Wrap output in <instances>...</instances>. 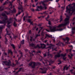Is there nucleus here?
Returning a JSON list of instances; mask_svg holds the SVG:
<instances>
[{
    "instance_id": "nucleus-6",
    "label": "nucleus",
    "mask_w": 75,
    "mask_h": 75,
    "mask_svg": "<svg viewBox=\"0 0 75 75\" xmlns=\"http://www.w3.org/2000/svg\"><path fill=\"white\" fill-rule=\"evenodd\" d=\"M40 45H41V47L42 48H45V47H46L45 45L44 44H42L41 43L40 44Z\"/></svg>"
},
{
    "instance_id": "nucleus-59",
    "label": "nucleus",
    "mask_w": 75,
    "mask_h": 75,
    "mask_svg": "<svg viewBox=\"0 0 75 75\" xmlns=\"http://www.w3.org/2000/svg\"><path fill=\"white\" fill-rule=\"evenodd\" d=\"M70 55H71V56H73V55L72 54H71Z\"/></svg>"
},
{
    "instance_id": "nucleus-22",
    "label": "nucleus",
    "mask_w": 75,
    "mask_h": 75,
    "mask_svg": "<svg viewBox=\"0 0 75 75\" xmlns=\"http://www.w3.org/2000/svg\"><path fill=\"white\" fill-rule=\"evenodd\" d=\"M2 16H6V14L5 13H3L2 14Z\"/></svg>"
},
{
    "instance_id": "nucleus-35",
    "label": "nucleus",
    "mask_w": 75,
    "mask_h": 75,
    "mask_svg": "<svg viewBox=\"0 0 75 75\" xmlns=\"http://www.w3.org/2000/svg\"><path fill=\"white\" fill-rule=\"evenodd\" d=\"M25 51L26 52H27V51L28 52V50H27V49L26 50H25Z\"/></svg>"
},
{
    "instance_id": "nucleus-1",
    "label": "nucleus",
    "mask_w": 75,
    "mask_h": 75,
    "mask_svg": "<svg viewBox=\"0 0 75 75\" xmlns=\"http://www.w3.org/2000/svg\"><path fill=\"white\" fill-rule=\"evenodd\" d=\"M67 17V18L65 19V21L66 23L64 24H62L60 25H59L58 26H55L53 27L52 29H50V31L51 32H55V31H62V29H57V28L58 27V28H60V27H63V26H65V25H67L68 23H69V21L68 20L69 18V17H68L67 16H66Z\"/></svg>"
},
{
    "instance_id": "nucleus-49",
    "label": "nucleus",
    "mask_w": 75,
    "mask_h": 75,
    "mask_svg": "<svg viewBox=\"0 0 75 75\" xmlns=\"http://www.w3.org/2000/svg\"><path fill=\"white\" fill-rule=\"evenodd\" d=\"M41 35H42V36H44V35L42 34L41 33Z\"/></svg>"
},
{
    "instance_id": "nucleus-18",
    "label": "nucleus",
    "mask_w": 75,
    "mask_h": 75,
    "mask_svg": "<svg viewBox=\"0 0 75 75\" xmlns=\"http://www.w3.org/2000/svg\"><path fill=\"white\" fill-rule=\"evenodd\" d=\"M26 18H27V16H25L24 17H23V20H24H24H25V19Z\"/></svg>"
},
{
    "instance_id": "nucleus-63",
    "label": "nucleus",
    "mask_w": 75,
    "mask_h": 75,
    "mask_svg": "<svg viewBox=\"0 0 75 75\" xmlns=\"http://www.w3.org/2000/svg\"><path fill=\"white\" fill-rule=\"evenodd\" d=\"M30 40L31 41H32V39H30Z\"/></svg>"
},
{
    "instance_id": "nucleus-60",
    "label": "nucleus",
    "mask_w": 75,
    "mask_h": 75,
    "mask_svg": "<svg viewBox=\"0 0 75 75\" xmlns=\"http://www.w3.org/2000/svg\"><path fill=\"white\" fill-rule=\"evenodd\" d=\"M60 38H61V37H62V36H60Z\"/></svg>"
},
{
    "instance_id": "nucleus-24",
    "label": "nucleus",
    "mask_w": 75,
    "mask_h": 75,
    "mask_svg": "<svg viewBox=\"0 0 75 75\" xmlns=\"http://www.w3.org/2000/svg\"><path fill=\"white\" fill-rule=\"evenodd\" d=\"M31 11H34V9H33V8H32V9H31Z\"/></svg>"
},
{
    "instance_id": "nucleus-54",
    "label": "nucleus",
    "mask_w": 75,
    "mask_h": 75,
    "mask_svg": "<svg viewBox=\"0 0 75 75\" xmlns=\"http://www.w3.org/2000/svg\"><path fill=\"white\" fill-rule=\"evenodd\" d=\"M31 45H32V46H33L34 45V44H32Z\"/></svg>"
},
{
    "instance_id": "nucleus-21",
    "label": "nucleus",
    "mask_w": 75,
    "mask_h": 75,
    "mask_svg": "<svg viewBox=\"0 0 75 75\" xmlns=\"http://www.w3.org/2000/svg\"><path fill=\"white\" fill-rule=\"evenodd\" d=\"M13 25L15 26L16 27L17 26V25L16 24V23H14L13 24Z\"/></svg>"
},
{
    "instance_id": "nucleus-8",
    "label": "nucleus",
    "mask_w": 75,
    "mask_h": 75,
    "mask_svg": "<svg viewBox=\"0 0 75 75\" xmlns=\"http://www.w3.org/2000/svg\"><path fill=\"white\" fill-rule=\"evenodd\" d=\"M42 4H43V6H44V8H45V10H46V9H47V7L46 6H46V5L45 4H44V3H43Z\"/></svg>"
},
{
    "instance_id": "nucleus-4",
    "label": "nucleus",
    "mask_w": 75,
    "mask_h": 75,
    "mask_svg": "<svg viewBox=\"0 0 75 75\" xmlns=\"http://www.w3.org/2000/svg\"><path fill=\"white\" fill-rule=\"evenodd\" d=\"M43 8L42 6H38L37 7V9H36V11H40L41 9H42Z\"/></svg>"
},
{
    "instance_id": "nucleus-26",
    "label": "nucleus",
    "mask_w": 75,
    "mask_h": 75,
    "mask_svg": "<svg viewBox=\"0 0 75 75\" xmlns=\"http://www.w3.org/2000/svg\"><path fill=\"white\" fill-rule=\"evenodd\" d=\"M49 24L51 25V22L50 21H49Z\"/></svg>"
},
{
    "instance_id": "nucleus-58",
    "label": "nucleus",
    "mask_w": 75,
    "mask_h": 75,
    "mask_svg": "<svg viewBox=\"0 0 75 75\" xmlns=\"http://www.w3.org/2000/svg\"><path fill=\"white\" fill-rule=\"evenodd\" d=\"M41 18V17H38V18Z\"/></svg>"
},
{
    "instance_id": "nucleus-30",
    "label": "nucleus",
    "mask_w": 75,
    "mask_h": 75,
    "mask_svg": "<svg viewBox=\"0 0 75 75\" xmlns=\"http://www.w3.org/2000/svg\"><path fill=\"white\" fill-rule=\"evenodd\" d=\"M46 30L47 31V32H50V31L47 29H46Z\"/></svg>"
},
{
    "instance_id": "nucleus-42",
    "label": "nucleus",
    "mask_w": 75,
    "mask_h": 75,
    "mask_svg": "<svg viewBox=\"0 0 75 75\" xmlns=\"http://www.w3.org/2000/svg\"><path fill=\"white\" fill-rule=\"evenodd\" d=\"M13 67H14V66H16V65H15L14 64H13Z\"/></svg>"
},
{
    "instance_id": "nucleus-44",
    "label": "nucleus",
    "mask_w": 75,
    "mask_h": 75,
    "mask_svg": "<svg viewBox=\"0 0 75 75\" xmlns=\"http://www.w3.org/2000/svg\"><path fill=\"white\" fill-rule=\"evenodd\" d=\"M38 1V0H35V2H37Z\"/></svg>"
},
{
    "instance_id": "nucleus-57",
    "label": "nucleus",
    "mask_w": 75,
    "mask_h": 75,
    "mask_svg": "<svg viewBox=\"0 0 75 75\" xmlns=\"http://www.w3.org/2000/svg\"><path fill=\"white\" fill-rule=\"evenodd\" d=\"M63 59L64 60H65V59H66V58H64Z\"/></svg>"
},
{
    "instance_id": "nucleus-64",
    "label": "nucleus",
    "mask_w": 75,
    "mask_h": 75,
    "mask_svg": "<svg viewBox=\"0 0 75 75\" xmlns=\"http://www.w3.org/2000/svg\"><path fill=\"white\" fill-rule=\"evenodd\" d=\"M59 52L60 53V52H61V51H59Z\"/></svg>"
},
{
    "instance_id": "nucleus-15",
    "label": "nucleus",
    "mask_w": 75,
    "mask_h": 75,
    "mask_svg": "<svg viewBox=\"0 0 75 75\" xmlns=\"http://www.w3.org/2000/svg\"><path fill=\"white\" fill-rule=\"evenodd\" d=\"M24 43V40H23L21 42V44H23Z\"/></svg>"
},
{
    "instance_id": "nucleus-28",
    "label": "nucleus",
    "mask_w": 75,
    "mask_h": 75,
    "mask_svg": "<svg viewBox=\"0 0 75 75\" xmlns=\"http://www.w3.org/2000/svg\"><path fill=\"white\" fill-rule=\"evenodd\" d=\"M9 6H11V7L12 6V4H11L10 5H9Z\"/></svg>"
},
{
    "instance_id": "nucleus-41",
    "label": "nucleus",
    "mask_w": 75,
    "mask_h": 75,
    "mask_svg": "<svg viewBox=\"0 0 75 75\" xmlns=\"http://www.w3.org/2000/svg\"><path fill=\"white\" fill-rule=\"evenodd\" d=\"M37 47H39V45H37Z\"/></svg>"
},
{
    "instance_id": "nucleus-3",
    "label": "nucleus",
    "mask_w": 75,
    "mask_h": 75,
    "mask_svg": "<svg viewBox=\"0 0 75 75\" xmlns=\"http://www.w3.org/2000/svg\"><path fill=\"white\" fill-rule=\"evenodd\" d=\"M4 63L6 65H7L8 66H10L11 65V62L10 60L9 61V62H4Z\"/></svg>"
},
{
    "instance_id": "nucleus-10",
    "label": "nucleus",
    "mask_w": 75,
    "mask_h": 75,
    "mask_svg": "<svg viewBox=\"0 0 75 75\" xmlns=\"http://www.w3.org/2000/svg\"><path fill=\"white\" fill-rule=\"evenodd\" d=\"M67 41V42H68L69 40V38H68V37H67L65 39Z\"/></svg>"
},
{
    "instance_id": "nucleus-34",
    "label": "nucleus",
    "mask_w": 75,
    "mask_h": 75,
    "mask_svg": "<svg viewBox=\"0 0 75 75\" xmlns=\"http://www.w3.org/2000/svg\"><path fill=\"white\" fill-rule=\"evenodd\" d=\"M44 57H46V54H44Z\"/></svg>"
},
{
    "instance_id": "nucleus-29",
    "label": "nucleus",
    "mask_w": 75,
    "mask_h": 75,
    "mask_svg": "<svg viewBox=\"0 0 75 75\" xmlns=\"http://www.w3.org/2000/svg\"><path fill=\"white\" fill-rule=\"evenodd\" d=\"M21 13V12H19L18 13V15H19V14H20Z\"/></svg>"
},
{
    "instance_id": "nucleus-11",
    "label": "nucleus",
    "mask_w": 75,
    "mask_h": 75,
    "mask_svg": "<svg viewBox=\"0 0 75 75\" xmlns=\"http://www.w3.org/2000/svg\"><path fill=\"white\" fill-rule=\"evenodd\" d=\"M50 35H46V36L45 37V38H47V37H48V38H50Z\"/></svg>"
},
{
    "instance_id": "nucleus-52",
    "label": "nucleus",
    "mask_w": 75,
    "mask_h": 75,
    "mask_svg": "<svg viewBox=\"0 0 75 75\" xmlns=\"http://www.w3.org/2000/svg\"><path fill=\"white\" fill-rule=\"evenodd\" d=\"M33 7H35V6H34V4H33Z\"/></svg>"
},
{
    "instance_id": "nucleus-17",
    "label": "nucleus",
    "mask_w": 75,
    "mask_h": 75,
    "mask_svg": "<svg viewBox=\"0 0 75 75\" xmlns=\"http://www.w3.org/2000/svg\"><path fill=\"white\" fill-rule=\"evenodd\" d=\"M33 63V62H31L29 64V66H31Z\"/></svg>"
},
{
    "instance_id": "nucleus-39",
    "label": "nucleus",
    "mask_w": 75,
    "mask_h": 75,
    "mask_svg": "<svg viewBox=\"0 0 75 75\" xmlns=\"http://www.w3.org/2000/svg\"><path fill=\"white\" fill-rule=\"evenodd\" d=\"M59 0H56V2H58V1H59Z\"/></svg>"
},
{
    "instance_id": "nucleus-45",
    "label": "nucleus",
    "mask_w": 75,
    "mask_h": 75,
    "mask_svg": "<svg viewBox=\"0 0 75 75\" xmlns=\"http://www.w3.org/2000/svg\"><path fill=\"white\" fill-rule=\"evenodd\" d=\"M5 55H7V54H6V53H4Z\"/></svg>"
},
{
    "instance_id": "nucleus-5",
    "label": "nucleus",
    "mask_w": 75,
    "mask_h": 75,
    "mask_svg": "<svg viewBox=\"0 0 75 75\" xmlns=\"http://www.w3.org/2000/svg\"><path fill=\"white\" fill-rule=\"evenodd\" d=\"M4 20H3V21L1 22L2 24H5V23H6V21H7V18H4Z\"/></svg>"
},
{
    "instance_id": "nucleus-50",
    "label": "nucleus",
    "mask_w": 75,
    "mask_h": 75,
    "mask_svg": "<svg viewBox=\"0 0 75 75\" xmlns=\"http://www.w3.org/2000/svg\"><path fill=\"white\" fill-rule=\"evenodd\" d=\"M18 14H16V16H18Z\"/></svg>"
},
{
    "instance_id": "nucleus-33",
    "label": "nucleus",
    "mask_w": 75,
    "mask_h": 75,
    "mask_svg": "<svg viewBox=\"0 0 75 75\" xmlns=\"http://www.w3.org/2000/svg\"><path fill=\"white\" fill-rule=\"evenodd\" d=\"M69 47H71V48H73V47L72 46V45L69 46Z\"/></svg>"
},
{
    "instance_id": "nucleus-55",
    "label": "nucleus",
    "mask_w": 75,
    "mask_h": 75,
    "mask_svg": "<svg viewBox=\"0 0 75 75\" xmlns=\"http://www.w3.org/2000/svg\"><path fill=\"white\" fill-rule=\"evenodd\" d=\"M32 52H34V51H32Z\"/></svg>"
},
{
    "instance_id": "nucleus-32",
    "label": "nucleus",
    "mask_w": 75,
    "mask_h": 75,
    "mask_svg": "<svg viewBox=\"0 0 75 75\" xmlns=\"http://www.w3.org/2000/svg\"><path fill=\"white\" fill-rule=\"evenodd\" d=\"M7 4V3L5 2L4 4V5H5V4Z\"/></svg>"
},
{
    "instance_id": "nucleus-7",
    "label": "nucleus",
    "mask_w": 75,
    "mask_h": 75,
    "mask_svg": "<svg viewBox=\"0 0 75 75\" xmlns=\"http://www.w3.org/2000/svg\"><path fill=\"white\" fill-rule=\"evenodd\" d=\"M60 57V54L58 53V54L57 55H56L55 56V57L56 58L57 57Z\"/></svg>"
},
{
    "instance_id": "nucleus-62",
    "label": "nucleus",
    "mask_w": 75,
    "mask_h": 75,
    "mask_svg": "<svg viewBox=\"0 0 75 75\" xmlns=\"http://www.w3.org/2000/svg\"><path fill=\"white\" fill-rule=\"evenodd\" d=\"M8 35H10V34H8Z\"/></svg>"
},
{
    "instance_id": "nucleus-19",
    "label": "nucleus",
    "mask_w": 75,
    "mask_h": 75,
    "mask_svg": "<svg viewBox=\"0 0 75 75\" xmlns=\"http://www.w3.org/2000/svg\"><path fill=\"white\" fill-rule=\"evenodd\" d=\"M48 1H49V0H47L46 1H44L43 2L44 3H47V2H48Z\"/></svg>"
},
{
    "instance_id": "nucleus-13",
    "label": "nucleus",
    "mask_w": 75,
    "mask_h": 75,
    "mask_svg": "<svg viewBox=\"0 0 75 75\" xmlns=\"http://www.w3.org/2000/svg\"><path fill=\"white\" fill-rule=\"evenodd\" d=\"M62 16H60V22H61V21H62Z\"/></svg>"
},
{
    "instance_id": "nucleus-31",
    "label": "nucleus",
    "mask_w": 75,
    "mask_h": 75,
    "mask_svg": "<svg viewBox=\"0 0 75 75\" xmlns=\"http://www.w3.org/2000/svg\"><path fill=\"white\" fill-rule=\"evenodd\" d=\"M59 62H60V63H58V65H59V64H61V61H60Z\"/></svg>"
},
{
    "instance_id": "nucleus-56",
    "label": "nucleus",
    "mask_w": 75,
    "mask_h": 75,
    "mask_svg": "<svg viewBox=\"0 0 75 75\" xmlns=\"http://www.w3.org/2000/svg\"><path fill=\"white\" fill-rule=\"evenodd\" d=\"M47 41V40H45V42H46Z\"/></svg>"
},
{
    "instance_id": "nucleus-27",
    "label": "nucleus",
    "mask_w": 75,
    "mask_h": 75,
    "mask_svg": "<svg viewBox=\"0 0 75 75\" xmlns=\"http://www.w3.org/2000/svg\"><path fill=\"white\" fill-rule=\"evenodd\" d=\"M34 67H35V64H34L33 66L32 67V68H34Z\"/></svg>"
},
{
    "instance_id": "nucleus-20",
    "label": "nucleus",
    "mask_w": 75,
    "mask_h": 75,
    "mask_svg": "<svg viewBox=\"0 0 75 75\" xmlns=\"http://www.w3.org/2000/svg\"><path fill=\"white\" fill-rule=\"evenodd\" d=\"M62 56H63V57H65V56H66V54H62Z\"/></svg>"
},
{
    "instance_id": "nucleus-9",
    "label": "nucleus",
    "mask_w": 75,
    "mask_h": 75,
    "mask_svg": "<svg viewBox=\"0 0 75 75\" xmlns=\"http://www.w3.org/2000/svg\"><path fill=\"white\" fill-rule=\"evenodd\" d=\"M68 68H69V67H67V66H66L64 67V69H65L66 68V70H67V69H68Z\"/></svg>"
},
{
    "instance_id": "nucleus-46",
    "label": "nucleus",
    "mask_w": 75,
    "mask_h": 75,
    "mask_svg": "<svg viewBox=\"0 0 75 75\" xmlns=\"http://www.w3.org/2000/svg\"><path fill=\"white\" fill-rule=\"evenodd\" d=\"M41 24H39V26H41Z\"/></svg>"
},
{
    "instance_id": "nucleus-53",
    "label": "nucleus",
    "mask_w": 75,
    "mask_h": 75,
    "mask_svg": "<svg viewBox=\"0 0 75 75\" xmlns=\"http://www.w3.org/2000/svg\"><path fill=\"white\" fill-rule=\"evenodd\" d=\"M37 36H40V35H37Z\"/></svg>"
},
{
    "instance_id": "nucleus-40",
    "label": "nucleus",
    "mask_w": 75,
    "mask_h": 75,
    "mask_svg": "<svg viewBox=\"0 0 75 75\" xmlns=\"http://www.w3.org/2000/svg\"><path fill=\"white\" fill-rule=\"evenodd\" d=\"M40 31H41V30H39V31L38 32V34H39V33H40Z\"/></svg>"
},
{
    "instance_id": "nucleus-37",
    "label": "nucleus",
    "mask_w": 75,
    "mask_h": 75,
    "mask_svg": "<svg viewBox=\"0 0 75 75\" xmlns=\"http://www.w3.org/2000/svg\"><path fill=\"white\" fill-rule=\"evenodd\" d=\"M6 31L7 33H8V30H7V28H6Z\"/></svg>"
},
{
    "instance_id": "nucleus-48",
    "label": "nucleus",
    "mask_w": 75,
    "mask_h": 75,
    "mask_svg": "<svg viewBox=\"0 0 75 75\" xmlns=\"http://www.w3.org/2000/svg\"><path fill=\"white\" fill-rule=\"evenodd\" d=\"M38 30V28H37L36 29V31H37V30Z\"/></svg>"
},
{
    "instance_id": "nucleus-14",
    "label": "nucleus",
    "mask_w": 75,
    "mask_h": 75,
    "mask_svg": "<svg viewBox=\"0 0 75 75\" xmlns=\"http://www.w3.org/2000/svg\"><path fill=\"white\" fill-rule=\"evenodd\" d=\"M8 53H11V54H13V52H12L10 50L8 51Z\"/></svg>"
},
{
    "instance_id": "nucleus-25",
    "label": "nucleus",
    "mask_w": 75,
    "mask_h": 75,
    "mask_svg": "<svg viewBox=\"0 0 75 75\" xmlns=\"http://www.w3.org/2000/svg\"><path fill=\"white\" fill-rule=\"evenodd\" d=\"M47 54H48V56H51V54H49V52Z\"/></svg>"
},
{
    "instance_id": "nucleus-2",
    "label": "nucleus",
    "mask_w": 75,
    "mask_h": 75,
    "mask_svg": "<svg viewBox=\"0 0 75 75\" xmlns=\"http://www.w3.org/2000/svg\"><path fill=\"white\" fill-rule=\"evenodd\" d=\"M17 2L18 3L19 5V6L18 7V9L19 10H21L22 9V6H21V5H20V0H17Z\"/></svg>"
},
{
    "instance_id": "nucleus-43",
    "label": "nucleus",
    "mask_w": 75,
    "mask_h": 75,
    "mask_svg": "<svg viewBox=\"0 0 75 75\" xmlns=\"http://www.w3.org/2000/svg\"><path fill=\"white\" fill-rule=\"evenodd\" d=\"M3 1V0H0V1H1V2H2Z\"/></svg>"
},
{
    "instance_id": "nucleus-38",
    "label": "nucleus",
    "mask_w": 75,
    "mask_h": 75,
    "mask_svg": "<svg viewBox=\"0 0 75 75\" xmlns=\"http://www.w3.org/2000/svg\"><path fill=\"white\" fill-rule=\"evenodd\" d=\"M28 22H29L30 23V19L28 20Z\"/></svg>"
},
{
    "instance_id": "nucleus-12",
    "label": "nucleus",
    "mask_w": 75,
    "mask_h": 75,
    "mask_svg": "<svg viewBox=\"0 0 75 75\" xmlns=\"http://www.w3.org/2000/svg\"><path fill=\"white\" fill-rule=\"evenodd\" d=\"M16 10L15 8H14L13 11L12 13H16Z\"/></svg>"
},
{
    "instance_id": "nucleus-16",
    "label": "nucleus",
    "mask_w": 75,
    "mask_h": 75,
    "mask_svg": "<svg viewBox=\"0 0 75 75\" xmlns=\"http://www.w3.org/2000/svg\"><path fill=\"white\" fill-rule=\"evenodd\" d=\"M11 46H12V47H13L14 48H14H15V47L14 46V45H13V44H11Z\"/></svg>"
},
{
    "instance_id": "nucleus-51",
    "label": "nucleus",
    "mask_w": 75,
    "mask_h": 75,
    "mask_svg": "<svg viewBox=\"0 0 75 75\" xmlns=\"http://www.w3.org/2000/svg\"><path fill=\"white\" fill-rule=\"evenodd\" d=\"M70 71L71 72L72 74H73V73H72V70H70Z\"/></svg>"
},
{
    "instance_id": "nucleus-61",
    "label": "nucleus",
    "mask_w": 75,
    "mask_h": 75,
    "mask_svg": "<svg viewBox=\"0 0 75 75\" xmlns=\"http://www.w3.org/2000/svg\"><path fill=\"white\" fill-rule=\"evenodd\" d=\"M75 24V23H74V22H73V24Z\"/></svg>"
},
{
    "instance_id": "nucleus-23",
    "label": "nucleus",
    "mask_w": 75,
    "mask_h": 75,
    "mask_svg": "<svg viewBox=\"0 0 75 75\" xmlns=\"http://www.w3.org/2000/svg\"><path fill=\"white\" fill-rule=\"evenodd\" d=\"M1 29H2V28L1 27H0V31H1V32L2 30H1Z\"/></svg>"
},
{
    "instance_id": "nucleus-47",
    "label": "nucleus",
    "mask_w": 75,
    "mask_h": 75,
    "mask_svg": "<svg viewBox=\"0 0 75 75\" xmlns=\"http://www.w3.org/2000/svg\"><path fill=\"white\" fill-rule=\"evenodd\" d=\"M69 58H71V56H70L69 55Z\"/></svg>"
},
{
    "instance_id": "nucleus-36",
    "label": "nucleus",
    "mask_w": 75,
    "mask_h": 75,
    "mask_svg": "<svg viewBox=\"0 0 75 75\" xmlns=\"http://www.w3.org/2000/svg\"><path fill=\"white\" fill-rule=\"evenodd\" d=\"M44 14H47V12H44Z\"/></svg>"
}]
</instances>
